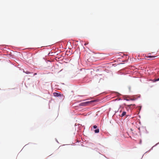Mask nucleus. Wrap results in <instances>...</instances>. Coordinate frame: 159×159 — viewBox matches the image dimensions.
I'll return each instance as SVG.
<instances>
[{"label": "nucleus", "mask_w": 159, "mask_h": 159, "mask_svg": "<svg viewBox=\"0 0 159 159\" xmlns=\"http://www.w3.org/2000/svg\"><path fill=\"white\" fill-rule=\"evenodd\" d=\"M86 44H86V43H85V44H84V45H86Z\"/></svg>", "instance_id": "ddd939ff"}, {"label": "nucleus", "mask_w": 159, "mask_h": 159, "mask_svg": "<svg viewBox=\"0 0 159 159\" xmlns=\"http://www.w3.org/2000/svg\"><path fill=\"white\" fill-rule=\"evenodd\" d=\"M127 101H129V99H125Z\"/></svg>", "instance_id": "f8f14e48"}, {"label": "nucleus", "mask_w": 159, "mask_h": 159, "mask_svg": "<svg viewBox=\"0 0 159 159\" xmlns=\"http://www.w3.org/2000/svg\"><path fill=\"white\" fill-rule=\"evenodd\" d=\"M156 57V56H148V57H150V58H151V57L155 58Z\"/></svg>", "instance_id": "0eeeda50"}, {"label": "nucleus", "mask_w": 159, "mask_h": 159, "mask_svg": "<svg viewBox=\"0 0 159 159\" xmlns=\"http://www.w3.org/2000/svg\"><path fill=\"white\" fill-rule=\"evenodd\" d=\"M159 80V78L158 79H156L155 80L156 81H158Z\"/></svg>", "instance_id": "9b49d317"}, {"label": "nucleus", "mask_w": 159, "mask_h": 159, "mask_svg": "<svg viewBox=\"0 0 159 159\" xmlns=\"http://www.w3.org/2000/svg\"><path fill=\"white\" fill-rule=\"evenodd\" d=\"M91 101H88V102H82L80 103V106H86L88 105V104L90 102H92Z\"/></svg>", "instance_id": "f257e3e1"}, {"label": "nucleus", "mask_w": 159, "mask_h": 159, "mask_svg": "<svg viewBox=\"0 0 159 159\" xmlns=\"http://www.w3.org/2000/svg\"><path fill=\"white\" fill-rule=\"evenodd\" d=\"M25 73H26V74H29V73H30V72H28V71H26V72H25Z\"/></svg>", "instance_id": "1a4fd4ad"}, {"label": "nucleus", "mask_w": 159, "mask_h": 159, "mask_svg": "<svg viewBox=\"0 0 159 159\" xmlns=\"http://www.w3.org/2000/svg\"><path fill=\"white\" fill-rule=\"evenodd\" d=\"M132 106H135V104H133V105L130 104V105H127V107H129V108H130V107Z\"/></svg>", "instance_id": "39448f33"}, {"label": "nucleus", "mask_w": 159, "mask_h": 159, "mask_svg": "<svg viewBox=\"0 0 159 159\" xmlns=\"http://www.w3.org/2000/svg\"><path fill=\"white\" fill-rule=\"evenodd\" d=\"M53 95L56 97H59L61 96V94L60 93L56 92L53 93Z\"/></svg>", "instance_id": "f03ea898"}, {"label": "nucleus", "mask_w": 159, "mask_h": 159, "mask_svg": "<svg viewBox=\"0 0 159 159\" xmlns=\"http://www.w3.org/2000/svg\"><path fill=\"white\" fill-rule=\"evenodd\" d=\"M126 114V112L125 111H123L122 114L121 115V116L123 117L124 116H125Z\"/></svg>", "instance_id": "7ed1b4c3"}, {"label": "nucleus", "mask_w": 159, "mask_h": 159, "mask_svg": "<svg viewBox=\"0 0 159 159\" xmlns=\"http://www.w3.org/2000/svg\"><path fill=\"white\" fill-rule=\"evenodd\" d=\"M141 143H142V140L141 139H140L139 143L141 144Z\"/></svg>", "instance_id": "9d476101"}, {"label": "nucleus", "mask_w": 159, "mask_h": 159, "mask_svg": "<svg viewBox=\"0 0 159 159\" xmlns=\"http://www.w3.org/2000/svg\"><path fill=\"white\" fill-rule=\"evenodd\" d=\"M97 127V126L96 125H94L93 126V128L94 129H96Z\"/></svg>", "instance_id": "423d86ee"}, {"label": "nucleus", "mask_w": 159, "mask_h": 159, "mask_svg": "<svg viewBox=\"0 0 159 159\" xmlns=\"http://www.w3.org/2000/svg\"><path fill=\"white\" fill-rule=\"evenodd\" d=\"M94 132L95 133H98L99 132V129H97L94 130Z\"/></svg>", "instance_id": "20e7f679"}, {"label": "nucleus", "mask_w": 159, "mask_h": 159, "mask_svg": "<svg viewBox=\"0 0 159 159\" xmlns=\"http://www.w3.org/2000/svg\"><path fill=\"white\" fill-rule=\"evenodd\" d=\"M135 100V99H134V98H130V100H132V101H134V100Z\"/></svg>", "instance_id": "6e6552de"}, {"label": "nucleus", "mask_w": 159, "mask_h": 159, "mask_svg": "<svg viewBox=\"0 0 159 159\" xmlns=\"http://www.w3.org/2000/svg\"><path fill=\"white\" fill-rule=\"evenodd\" d=\"M36 73H35V74H34V75H36Z\"/></svg>", "instance_id": "4468645a"}]
</instances>
